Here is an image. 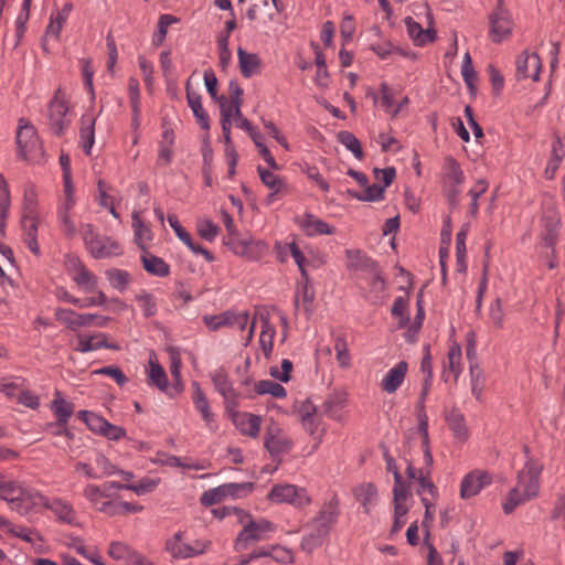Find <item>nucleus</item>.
<instances>
[{"instance_id":"nucleus-55","label":"nucleus","mask_w":565,"mask_h":565,"mask_svg":"<svg viewBox=\"0 0 565 565\" xmlns=\"http://www.w3.org/2000/svg\"><path fill=\"white\" fill-rule=\"evenodd\" d=\"M334 350L337 352V360L341 367H348L351 362L348 343L344 335H338L334 340Z\"/></svg>"},{"instance_id":"nucleus-19","label":"nucleus","mask_w":565,"mask_h":565,"mask_svg":"<svg viewBox=\"0 0 565 565\" xmlns=\"http://www.w3.org/2000/svg\"><path fill=\"white\" fill-rule=\"evenodd\" d=\"M185 95L189 107L191 108L196 122L203 130L210 129V117L209 114L202 106V97L199 93L194 92L191 87L190 79L185 84Z\"/></svg>"},{"instance_id":"nucleus-1","label":"nucleus","mask_w":565,"mask_h":565,"mask_svg":"<svg viewBox=\"0 0 565 565\" xmlns=\"http://www.w3.org/2000/svg\"><path fill=\"white\" fill-rule=\"evenodd\" d=\"M339 514V500L334 494L307 524L310 531L302 537L301 548L311 553L320 547L329 536L332 525L337 523Z\"/></svg>"},{"instance_id":"nucleus-31","label":"nucleus","mask_w":565,"mask_h":565,"mask_svg":"<svg viewBox=\"0 0 565 565\" xmlns=\"http://www.w3.org/2000/svg\"><path fill=\"white\" fill-rule=\"evenodd\" d=\"M345 254L348 259H350V268L377 271L379 264L360 249H348Z\"/></svg>"},{"instance_id":"nucleus-47","label":"nucleus","mask_w":565,"mask_h":565,"mask_svg":"<svg viewBox=\"0 0 565 565\" xmlns=\"http://www.w3.org/2000/svg\"><path fill=\"white\" fill-rule=\"evenodd\" d=\"M106 276L110 285L121 292L127 289L130 282V274L122 269H109L106 271Z\"/></svg>"},{"instance_id":"nucleus-6","label":"nucleus","mask_w":565,"mask_h":565,"mask_svg":"<svg viewBox=\"0 0 565 565\" xmlns=\"http://www.w3.org/2000/svg\"><path fill=\"white\" fill-rule=\"evenodd\" d=\"M84 242L95 258H106L120 254L119 244L107 236L95 233L92 224H86L83 230Z\"/></svg>"},{"instance_id":"nucleus-23","label":"nucleus","mask_w":565,"mask_h":565,"mask_svg":"<svg viewBox=\"0 0 565 565\" xmlns=\"http://www.w3.org/2000/svg\"><path fill=\"white\" fill-rule=\"evenodd\" d=\"M233 423L243 435L257 437L262 418L250 413H233Z\"/></svg>"},{"instance_id":"nucleus-7","label":"nucleus","mask_w":565,"mask_h":565,"mask_svg":"<svg viewBox=\"0 0 565 565\" xmlns=\"http://www.w3.org/2000/svg\"><path fill=\"white\" fill-rule=\"evenodd\" d=\"M268 499L277 503H289L297 508L307 507L311 502L307 490L294 484L274 486L268 493Z\"/></svg>"},{"instance_id":"nucleus-44","label":"nucleus","mask_w":565,"mask_h":565,"mask_svg":"<svg viewBox=\"0 0 565 565\" xmlns=\"http://www.w3.org/2000/svg\"><path fill=\"white\" fill-rule=\"evenodd\" d=\"M221 105V126H222V132L224 137L225 146L232 145V138H231V127H232V117L233 113L232 109L228 107V98H223Z\"/></svg>"},{"instance_id":"nucleus-17","label":"nucleus","mask_w":565,"mask_h":565,"mask_svg":"<svg viewBox=\"0 0 565 565\" xmlns=\"http://www.w3.org/2000/svg\"><path fill=\"white\" fill-rule=\"evenodd\" d=\"M542 241L544 245L551 248L552 253H554V247L558 238V228L561 225V217L558 213L555 210L546 211L542 216Z\"/></svg>"},{"instance_id":"nucleus-50","label":"nucleus","mask_w":565,"mask_h":565,"mask_svg":"<svg viewBox=\"0 0 565 565\" xmlns=\"http://www.w3.org/2000/svg\"><path fill=\"white\" fill-rule=\"evenodd\" d=\"M444 170L446 171L447 178L450 179L455 185H459L465 181L463 171L454 157H447L445 159Z\"/></svg>"},{"instance_id":"nucleus-5","label":"nucleus","mask_w":565,"mask_h":565,"mask_svg":"<svg viewBox=\"0 0 565 565\" xmlns=\"http://www.w3.org/2000/svg\"><path fill=\"white\" fill-rule=\"evenodd\" d=\"M68 105L65 99V94L58 87L53 98L47 105V120L52 132L56 136H62L68 127L71 120L67 118Z\"/></svg>"},{"instance_id":"nucleus-35","label":"nucleus","mask_w":565,"mask_h":565,"mask_svg":"<svg viewBox=\"0 0 565 565\" xmlns=\"http://www.w3.org/2000/svg\"><path fill=\"white\" fill-rule=\"evenodd\" d=\"M354 495L361 502L364 512L370 513V505L377 497V489L373 483H364L354 489Z\"/></svg>"},{"instance_id":"nucleus-59","label":"nucleus","mask_w":565,"mask_h":565,"mask_svg":"<svg viewBox=\"0 0 565 565\" xmlns=\"http://www.w3.org/2000/svg\"><path fill=\"white\" fill-rule=\"evenodd\" d=\"M136 300L142 309L143 316L146 318H150L156 315L157 303L151 294L143 291L142 294L136 296Z\"/></svg>"},{"instance_id":"nucleus-61","label":"nucleus","mask_w":565,"mask_h":565,"mask_svg":"<svg viewBox=\"0 0 565 565\" xmlns=\"http://www.w3.org/2000/svg\"><path fill=\"white\" fill-rule=\"evenodd\" d=\"M270 558L280 564H292L295 561L291 550L278 544L271 545Z\"/></svg>"},{"instance_id":"nucleus-54","label":"nucleus","mask_w":565,"mask_h":565,"mask_svg":"<svg viewBox=\"0 0 565 565\" xmlns=\"http://www.w3.org/2000/svg\"><path fill=\"white\" fill-rule=\"evenodd\" d=\"M407 306H408V302L403 297H397L393 302L391 313H392V316L399 318V323H398L399 328H404L409 321Z\"/></svg>"},{"instance_id":"nucleus-56","label":"nucleus","mask_w":565,"mask_h":565,"mask_svg":"<svg viewBox=\"0 0 565 565\" xmlns=\"http://www.w3.org/2000/svg\"><path fill=\"white\" fill-rule=\"evenodd\" d=\"M407 486L401 488H393L394 497V515L404 516L408 512V508L403 504L407 499Z\"/></svg>"},{"instance_id":"nucleus-2","label":"nucleus","mask_w":565,"mask_h":565,"mask_svg":"<svg viewBox=\"0 0 565 565\" xmlns=\"http://www.w3.org/2000/svg\"><path fill=\"white\" fill-rule=\"evenodd\" d=\"M17 145L19 156L29 162L39 163L44 158L43 145L38 136L35 127L28 120L21 118L17 131Z\"/></svg>"},{"instance_id":"nucleus-21","label":"nucleus","mask_w":565,"mask_h":565,"mask_svg":"<svg viewBox=\"0 0 565 565\" xmlns=\"http://www.w3.org/2000/svg\"><path fill=\"white\" fill-rule=\"evenodd\" d=\"M408 364L406 361H399L394 367H392L381 382V387L387 394L395 393L403 384Z\"/></svg>"},{"instance_id":"nucleus-41","label":"nucleus","mask_w":565,"mask_h":565,"mask_svg":"<svg viewBox=\"0 0 565 565\" xmlns=\"http://www.w3.org/2000/svg\"><path fill=\"white\" fill-rule=\"evenodd\" d=\"M255 392L258 395L270 394L276 398H284L287 395L286 388L274 381L270 380H262L255 384Z\"/></svg>"},{"instance_id":"nucleus-40","label":"nucleus","mask_w":565,"mask_h":565,"mask_svg":"<svg viewBox=\"0 0 565 565\" xmlns=\"http://www.w3.org/2000/svg\"><path fill=\"white\" fill-rule=\"evenodd\" d=\"M221 486L224 492V498L231 497L233 499L245 498L252 493L255 488L253 482H228Z\"/></svg>"},{"instance_id":"nucleus-45","label":"nucleus","mask_w":565,"mask_h":565,"mask_svg":"<svg viewBox=\"0 0 565 565\" xmlns=\"http://www.w3.org/2000/svg\"><path fill=\"white\" fill-rule=\"evenodd\" d=\"M136 553V550L121 542H113L108 550L110 557L116 561H125L126 565H129L132 559L131 555Z\"/></svg>"},{"instance_id":"nucleus-24","label":"nucleus","mask_w":565,"mask_h":565,"mask_svg":"<svg viewBox=\"0 0 565 565\" xmlns=\"http://www.w3.org/2000/svg\"><path fill=\"white\" fill-rule=\"evenodd\" d=\"M107 339L108 335L106 333H98L85 339H79L76 351L81 353H87L99 349H110L115 351L120 349L118 344L110 343Z\"/></svg>"},{"instance_id":"nucleus-43","label":"nucleus","mask_w":565,"mask_h":565,"mask_svg":"<svg viewBox=\"0 0 565 565\" xmlns=\"http://www.w3.org/2000/svg\"><path fill=\"white\" fill-rule=\"evenodd\" d=\"M149 384L162 392H167L168 377L164 369L157 362L150 361Z\"/></svg>"},{"instance_id":"nucleus-20","label":"nucleus","mask_w":565,"mask_h":565,"mask_svg":"<svg viewBox=\"0 0 565 565\" xmlns=\"http://www.w3.org/2000/svg\"><path fill=\"white\" fill-rule=\"evenodd\" d=\"M490 34L493 42H501L511 33L512 22L508 12L499 9L490 15Z\"/></svg>"},{"instance_id":"nucleus-32","label":"nucleus","mask_w":565,"mask_h":565,"mask_svg":"<svg viewBox=\"0 0 565 565\" xmlns=\"http://www.w3.org/2000/svg\"><path fill=\"white\" fill-rule=\"evenodd\" d=\"M241 73L244 77L249 78L259 71L260 58L255 53H247L242 47L237 50Z\"/></svg>"},{"instance_id":"nucleus-18","label":"nucleus","mask_w":565,"mask_h":565,"mask_svg":"<svg viewBox=\"0 0 565 565\" xmlns=\"http://www.w3.org/2000/svg\"><path fill=\"white\" fill-rule=\"evenodd\" d=\"M70 262L74 271V282L85 292L96 291L98 284L97 277L92 271H89L78 258L74 257L70 259Z\"/></svg>"},{"instance_id":"nucleus-64","label":"nucleus","mask_w":565,"mask_h":565,"mask_svg":"<svg viewBox=\"0 0 565 565\" xmlns=\"http://www.w3.org/2000/svg\"><path fill=\"white\" fill-rule=\"evenodd\" d=\"M223 499H225L224 492L222 486H218L216 488L203 492L200 502L204 507H211L220 503Z\"/></svg>"},{"instance_id":"nucleus-3","label":"nucleus","mask_w":565,"mask_h":565,"mask_svg":"<svg viewBox=\"0 0 565 565\" xmlns=\"http://www.w3.org/2000/svg\"><path fill=\"white\" fill-rule=\"evenodd\" d=\"M526 456L524 468L518 473L516 486L513 489H519V493L527 501L534 499L540 490V476L543 466L530 456V449L526 445L523 446Z\"/></svg>"},{"instance_id":"nucleus-28","label":"nucleus","mask_w":565,"mask_h":565,"mask_svg":"<svg viewBox=\"0 0 565 565\" xmlns=\"http://www.w3.org/2000/svg\"><path fill=\"white\" fill-rule=\"evenodd\" d=\"M530 60H532L533 66L535 68L534 73L532 75V78L534 81H539L542 63H541V57L537 53H532V55H529L526 52H524L518 57V60H516V76L519 79L530 77L529 70H527Z\"/></svg>"},{"instance_id":"nucleus-39","label":"nucleus","mask_w":565,"mask_h":565,"mask_svg":"<svg viewBox=\"0 0 565 565\" xmlns=\"http://www.w3.org/2000/svg\"><path fill=\"white\" fill-rule=\"evenodd\" d=\"M132 228L135 232V243L143 250H147L145 241L151 239V231L143 224L138 212L132 213Z\"/></svg>"},{"instance_id":"nucleus-10","label":"nucleus","mask_w":565,"mask_h":565,"mask_svg":"<svg viewBox=\"0 0 565 565\" xmlns=\"http://www.w3.org/2000/svg\"><path fill=\"white\" fill-rule=\"evenodd\" d=\"M181 532L174 534L172 539L167 541L166 550L171 554L174 558H189L195 555H200L205 552L207 548V543L195 542V546L181 543Z\"/></svg>"},{"instance_id":"nucleus-49","label":"nucleus","mask_w":565,"mask_h":565,"mask_svg":"<svg viewBox=\"0 0 565 565\" xmlns=\"http://www.w3.org/2000/svg\"><path fill=\"white\" fill-rule=\"evenodd\" d=\"M461 75L469 90L473 92L476 89V82L478 79V75L472 66V60L468 52L463 56L461 65Z\"/></svg>"},{"instance_id":"nucleus-15","label":"nucleus","mask_w":565,"mask_h":565,"mask_svg":"<svg viewBox=\"0 0 565 565\" xmlns=\"http://www.w3.org/2000/svg\"><path fill=\"white\" fill-rule=\"evenodd\" d=\"M168 222L172 230L174 231L178 238L181 242H183L193 253L201 254L209 263H212L214 260V256L209 249L193 242L191 235L181 225L175 214H169Z\"/></svg>"},{"instance_id":"nucleus-62","label":"nucleus","mask_w":565,"mask_h":565,"mask_svg":"<svg viewBox=\"0 0 565 565\" xmlns=\"http://www.w3.org/2000/svg\"><path fill=\"white\" fill-rule=\"evenodd\" d=\"M527 500L519 493V489H511L505 502L502 504L503 512L505 514H511L516 507L525 503Z\"/></svg>"},{"instance_id":"nucleus-16","label":"nucleus","mask_w":565,"mask_h":565,"mask_svg":"<svg viewBox=\"0 0 565 565\" xmlns=\"http://www.w3.org/2000/svg\"><path fill=\"white\" fill-rule=\"evenodd\" d=\"M257 172L263 184L270 190V193L265 200L267 205H270L276 200L277 195L287 193L288 185L279 175L262 166L257 167Z\"/></svg>"},{"instance_id":"nucleus-48","label":"nucleus","mask_w":565,"mask_h":565,"mask_svg":"<svg viewBox=\"0 0 565 565\" xmlns=\"http://www.w3.org/2000/svg\"><path fill=\"white\" fill-rule=\"evenodd\" d=\"M471 375V392L475 397L480 401L484 388V375L478 363L471 364L469 367Z\"/></svg>"},{"instance_id":"nucleus-46","label":"nucleus","mask_w":565,"mask_h":565,"mask_svg":"<svg viewBox=\"0 0 565 565\" xmlns=\"http://www.w3.org/2000/svg\"><path fill=\"white\" fill-rule=\"evenodd\" d=\"M178 21H179V19L172 14L160 15L159 21H158V30L153 34V38H152V44L154 46H160L163 43V41L166 40L168 28L172 23H175Z\"/></svg>"},{"instance_id":"nucleus-36","label":"nucleus","mask_w":565,"mask_h":565,"mask_svg":"<svg viewBox=\"0 0 565 565\" xmlns=\"http://www.w3.org/2000/svg\"><path fill=\"white\" fill-rule=\"evenodd\" d=\"M275 334H276L275 327L273 324H270V322L267 318L263 319L259 343H260L262 350H263L266 359H269L271 355Z\"/></svg>"},{"instance_id":"nucleus-33","label":"nucleus","mask_w":565,"mask_h":565,"mask_svg":"<svg viewBox=\"0 0 565 565\" xmlns=\"http://www.w3.org/2000/svg\"><path fill=\"white\" fill-rule=\"evenodd\" d=\"M301 226L307 235L312 236L317 234L331 235L334 233V228L331 227L327 222L316 217L313 214L306 213Z\"/></svg>"},{"instance_id":"nucleus-26","label":"nucleus","mask_w":565,"mask_h":565,"mask_svg":"<svg viewBox=\"0 0 565 565\" xmlns=\"http://www.w3.org/2000/svg\"><path fill=\"white\" fill-rule=\"evenodd\" d=\"M50 408L53 412L56 420L60 422V425H67L71 416L74 413V404L63 398L61 392L58 391L55 393Z\"/></svg>"},{"instance_id":"nucleus-8","label":"nucleus","mask_w":565,"mask_h":565,"mask_svg":"<svg viewBox=\"0 0 565 565\" xmlns=\"http://www.w3.org/2000/svg\"><path fill=\"white\" fill-rule=\"evenodd\" d=\"M249 315L247 311L237 313L233 310H226L218 315L205 316L203 318L204 323L212 331H216L222 327H234L236 326L241 331H243L248 322Z\"/></svg>"},{"instance_id":"nucleus-22","label":"nucleus","mask_w":565,"mask_h":565,"mask_svg":"<svg viewBox=\"0 0 565 565\" xmlns=\"http://www.w3.org/2000/svg\"><path fill=\"white\" fill-rule=\"evenodd\" d=\"M162 139L159 142L157 166L168 167L169 164H171L173 159V146L175 141V135L172 128L166 127L164 122L162 124Z\"/></svg>"},{"instance_id":"nucleus-53","label":"nucleus","mask_w":565,"mask_h":565,"mask_svg":"<svg viewBox=\"0 0 565 565\" xmlns=\"http://www.w3.org/2000/svg\"><path fill=\"white\" fill-rule=\"evenodd\" d=\"M228 94H230V102L228 107L233 110V108L236 109L237 114L239 115V108L243 106V88L238 84L236 79H231L228 83Z\"/></svg>"},{"instance_id":"nucleus-11","label":"nucleus","mask_w":565,"mask_h":565,"mask_svg":"<svg viewBox=\"0 0 565 565\" xmlns=\"http://www.w3.org/2000/svg\"><path fill=\"white\" fill-rule=\"evenodd\" d=\"M492 481L486 471L475 470L466 475L460 484V497L469 499L477 495L486 486Z\"/></svg>"},{"instance_id":"nucleus-4","label":"nucleus","mask_w":565,"mask_h":565,"mask_svg":"<svg viewBox=\"0 0 565 565\" xmlns=\"http://www.w3.org/2000/svg\"><path fill=\"white\" fill-rule=\"evenodd\" d=\"M275 531L276 525L273 522L266 519L253 520L252 518L238 533L234 542V548L236 552H243L247 550L249 542L266 540L267 534Z\"/></svg>"},{"instance_id":"nucleus-13","label":"nucleus","mask_w":565,"mask_h":565,"mask_svg":"<svg viewBox=\"0 0 565 565\" xmlns=\"http://www.w3.org/2000/svg\"><path fill=\"white\" fill-rule=\"evenodd\" d=\"M43 507L53 512L57 521L61 523L74 526L79 524L73 505L62 498L50 499L46 497V502H44Z\"/></svg>"},{"instance_id":"nucleus-27","label":"nucleus","mask_w":565,"mask_h":565,"mask_svg":"<svg viewBox=\"0 0 565 565\" xmlns=\"http://www.w3.org/2000/svg\"><path fill=\"white\" fill-rule=\"evenodd\" d=\"M21 223L23 227V242L35 256H40L41 252L38 243V216H33L28 220L22 217Z\"/></svg>"},{"instance_id":"nucleus-37","label":"nucleus","mask_w":565,"mask_h":565,"mask_svg":"<svg viewBox=\"0 0 565 565\" xmlns=\"http://www.w3.org/2000/svg\"><path fill=\"white\" fill-rule=\"evenodd\" d=\"M337 140L343 145L352 154L362 160L364 157L360 140L350 131L341 130L337 135Z\"/></svg>"},{"instance_id":"nucleus-14","label":"nucleus","mask_w":565,"mask_h":565,"mask_svg":"<svg viewBox=\"0 0 565 565\" xmlns=\"http://www.w3.org/2000/svg\"><path fill=\"white\" fill-rule=\"evenodd\" d=\"M44 502H46V495L38 490L23 488L11 510L18 512L20 515H26L35 508L43 507Z\"/></svg>"},{"instance_id":"nucleus-63","label":"nucleus","mask_w":565,"mask_h":565,"mask_svg":"<svg viewBox=\"0 0 565 565\" xmlns=\"http://www.w3.org/2000/svg\"><path fill=\"white\" fill-rule=\"evenodd\" d=\"M460 359H461V348L458 343H454L448 351V362H449V370L455 374L457 377L460 372Z\"/></svg>"},{"instance_id":"nucleus-60","label":"nucleus","mask_w":565,"mask_h":565,"mask_svg":"<svg viewBox=\"0 0 565 565\" xmlns=\"http://www.w3.org/2000/svg\"><path fill=\"white\" fill-rule=\"evenodd\" d=\"M204 83L206 86V90L210 94L211 98L218 103V106L222 105V99L227 98L224 95H217V78L212 70L204 72Z\"/></svg>"},{"instance_id":"nucleus-29","label":"nucleus","mask_w":565,"mask_h":565,"mask_svg":"<svg viewBox=\"0 0 565 565\" xmlns=\"http://www.w3.org/2000/svg\"><path fill=\"white\" fill-rule=\"evenodd\" d=\"M141 262L147 273L157 277H167L170 274V266L161 257L148 253L141 255Z\"/></svg>"},{"instance_id":"nucleus-58","label":"nucleus","mask_w":565,"mask_h":565,"mask_svg":"<svg viewBox=\"0 0 565 565\" xmlns=\"http://www.w3.org/2000/svg\"><path fill=\"white\" fill-rule=\"evenodd\" d=\"M93 373L98 375L110 376L119 386H124L129 381L126 374L117 365H107L102 369L95 370Z\"/></svg>"},{"instance_id":"nucleus-57","label":"nucleus","mask_w":565,"mask_h":565,"mask_svg":"<svg viewBox=\"0 0 565 565\" xmlns=\"http://www.w3.org/2000/svg\"><path fill=\"white\" fill-rule=\"evenodd\" d=\"M158 483H159L158 480H153L150 478H143L137 483H126L125 490H131L136 494L141 495V494L152 492L157 488Z\"/></svg>"},{"instance_id":"nucleus-34","label":"nucleus","mask_w":565,"mask_h":565,"mask_svg":"<svg viewBox=\"0 0 565 565\" xmlns=\"http://www.w3.org/2000/svg\"><path fill=\"white\" fill-rule=\"evenodd\" d=\"M211 380L214 384L215 390L223 396L227 397V395L234 392L233 383L228 376L227 371L221 366L214 370L211 374Z\"/></svg>"},{"instance_id":"nucleus-30","label":"nucleus","mask_w":565,"mask_h":565,"mask_svg":"<svg viewBox=\"0 0 565 565\" xmlns=\"http://www.w3.org/2000/svg\"><path fill=\"white\" fill-rule=\"evenodd\" d=\"M95 121L90 115H83L81 118L79 137L84 152L89 156L95 141Z\"/></svg>"},{"instance_id":"nucleus-52","label":"nucleus","mask_w":565,"mask_h":565,"mask_svg":"<svg viewBox=\"0 0 565 565\" xmlns=\"http://www.w3.org/2000/svg\"><path fill=\"white\" fill-rule=\"evenodd\" d=\"M489 184L484 179H480L476 182V184L469 190L468 195L471 196V203L469 206V212L472 216L478 214V199L486 193Z\"/></svg>"},{"instance_id":"nucleus-12","label":"nucleus","mask_w":565,"mask_h":565,"mask_svg":"<svg viewBox=\"0 0 565 565\" xmlns=\"http://www.w3.org/2000/svg\"><path fill=\"white\" fill-rule=\"evenodd\" d=\"M264 446L269 451L273 458H277L282 454H287L291 447L292 441L280 434V429L273 425L267 428L264 438Z\"/></svg>"},{"instance_id":"nucleus-51","label":"nucleus","mask_w":565,"mask_h":565,"mask_svg":"<svg viewBox=\"0 0 565 565\" xmlns=\"http://www.w3.org/2000/svg\"><path fill=\"white\" fill-rule=\"evenodd\" d=\"M24 487L9 481L0 484V499L7 501L10 508L13 507Z\"/></svg>"},{"instance_id":"nucleus-42","label":"nucleus","mask_w":565,"mask_h":565,"mask_svg":"<svg viewBox=\"0 0 565 565\" xmlns=\"http://www.w3.org/2000/svg\"><path fill=\"white\" fill-rule=\"evenodd\" d=\"M77 416L79 419L85 422V424L92 431L97 433L99 435H103L105 427L108 423V420H106L102 416L89 411H79L77 413Z\"/></svg>"},{"instance_id":"nucleus-9","label":"nucleus","mask_w":565,"mask_h":565,"mask_svg":"<svg viewBox=\"0 0 565 565\" xmlns=\"http://www.w3.org/2000/svg\"><path fill=\"white\" fill-rule=\"evenodd\" d=\"M373 174L375 179H380V174H383V185H379L376 183L369 184L364 188L363 199L365 202H379L384 199V192L387 186L392 184L394 178L396 175V170L394 167H387L384 169L374 168Z\"/></svg>"},{"instance_id":"nucleus-25","label":"nucleus","mask_w":565,"mask_h":565,"mask_svg":"<svg viewBox=\"0 0 565 565\" xmlns=\"http://www.w3.org/2000/svg\"><path fill=\"white\" fill-rule=\"evenodd\" d=\"M446 422L449 429L452 431L454 437L459 441H466L469 437V430L466 425V419L463 414L457 409H451L446 415Z\"/></svg>"},{"instance_id":"nucleus-38","label":"nucleus","mask_w":565,"mask_h":565,"mask_svg":"<svg viewBox=\"0 0 565 565\" xmlns=\"http://www.w3.org/2000/svg\"><path fill=\"white\" fill-rule=\"evenodd\" d=\"M38 193L34 184H28L23 192V214L25 220L36 216Z\"/></svg>"}]
</instances>
